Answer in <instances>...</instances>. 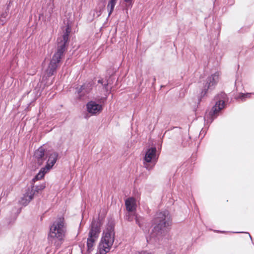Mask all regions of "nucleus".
<instances>
[{"mask_svg": "<svg viewBox=\"0 0 254 254\" xmlns=\"http://www.w3.org/2000/svg\"><path fill=\"white\" fill-rule=\"evenodd\" d=\"M171 224V216L167 210L157 212L152 220L154 228L150 234L149 240L146 238L147 242L152 243L153 241H156L165 236Z\"/></svg>", "mask_w": 254, "mask_h": 254, "instance_id": "1", "label": "nucleus"}, {"mask_svg": "<svg viewBox=\"0 0 254 254\" xmlns=\"http://www.w3.org/2000/svg\"><path fill=\"white\" fill-rule=\"evenodd\" d=\"M71 27L69 25H67L63 35L58 38L57 51L53 56L46 71V74L49 77L53 75L56 72L57 68L60 66L61 59L64 56V53L66 49V44L68 40L69 35Z\"/></svg>", "mask_w": 254, "mask_h": 254, "instance_id": "2", "label": "nucleus"}, {"mask_svg": "<svg viewBox=\"0 0 254 254\" xmlns=\"http://www.w3.org/2000/svg\"><path fill=\"white\" fill-rule=\"evenodd\" d=\"M66 233V226L64 218H60L56 220L50 227L48 240L49 243L54 244L56 248H59Z\"/></svg>", "mask_w": 254, "mask_h": 254, "instance_id": "3", "label": "nucleus"}, {"mask_svg": "<svg viewBox=\"0 0 254 254\" xmlns=\"http://www.w3.org/2000/svg\"><path fill=\"white\" fill-rule=\"evenodd\" d=\"M226 96L225 93H221L215 97V105L210 111L206 113L204 117V120L207 124L212 123L218 116L219 112L224 108Z\"/></svg>", "mask_w": 254, "mask_h": 254, "instance_id": "4", "label": "nucleus"}, {"mask_svg": "<svg viewBox=\"0 0 254 254\" xmlns=\"http://www.w3.org/2000/svg\"><path fill=\"white\" fill-rule=\"evenodd\" d=\"M114 227L112 225H108L103 233V235L99 245L100 254H106L110 251L114 242Z\"/></svg>", "mask_w": 254, "mask_h": 254, "instance_id": "5", "label": "nucleus"}, {"mask_svg": "<svg viewBox=\"0 0 254 254\" xmlns=\"http://www.w3.org/2000/svg\"><path fill=\"white\" fill-rule=\"evenodd\" d=\"M59 156V154L54 151L49 150L46 151V158L47 159V163L44 167L42 168L39 173L33 179V181L41 180L45 175L48 173L56 163Z\"/></svg>", "mask_w": 254, "mask_h": 254, "instance_id": "6", "label": "nucleus"}, {"mask_svg": "<svg viewBox=\"0 0 254 254\" xmlns=\"http://www.w3.org/2000/svg\"><path fill=\"white\" fill-rule=\"evenodd\" d=\"M156 151V147H153L147 149L145 152L143 159V164L148 170H152L156 164L158 160Z\"/></svg>", "mask_w": 254, "mask_h": 254, "instance_id": "7", "label": "nucleus"}, {"mask_svg": "<svg viewBox=\"0 0 254 254\" xmlns=\"http://www.w3.org/2000/svg\"><path fill=\"white\" fill-rule=\"evenodd\" d=\"M219 73L216 72L209 76L204 83L202 90L200 93L201 97L204 96L209 89H212L218 81Z\"/></svg>", "mask_w": 254, "mask_h": 254, "instance_id": "8", "label": "nucleus"}, {"mask_svg": "<svg viewBox=\"0 0 254 254\" xmlns=\"http://www.w3.org/2000/svg\"><path fill=\"white\" fill-rule=\"evenodd\" d=\"M87 112L92 115L99 114L103 110L102 106L95 101H91L86 104Z\"/></svg>", "mask_w": 254, "mask_h": 254, "instance_id": "9", "label": "nucleus"}, {"mask_svg": "<svg viewBox=\"0 0 254 254\" xmlns=\"http://www.w3.org/2000/svg\"><path fill=\"white\" fill-rule=\"evenodd\" d=\"M100 225L96 221H93L89 232L88 237L97 239L100 233Z\"/></svg>", "mask_w": 254, "mask_h": 254, "instance_id": "10", "label": "nucleus"}, {"mask_svg": "<svg viewBox=\"0 0 254 254\" xmlns=\"http://www.w3.org/2000/svg\"><path fill=\"white\" fill-rule=\"evenodd\" d=\"M34 196L33 190H28L19 200V203L22 205H27L29 202L33 199Z\"/></svg>", "mask_w": 254, "mask_h": 254, "instance_id": "11", "label": "nucleus"}, {"mask_svg": "<svg viewBox=\"0 0 254 254\" xmlns=\"http://www.w3.org/2000/svg\"><path fill=\"white\" fill-rule=\"evenodd\" d=\"M34 156L40 165L43 164L46 158V152L45 149L42 147H39L35 151Z\"/></svg>", "mask_w": 254, "mask_h": 254, "instance_id": "12", "label": "nucleus"}, {"mask_svg": "<svg viewBox=\"0 0 254 254\" xmlns=\"http://www.w3.org/2000/svg\"><path fill=\"white\" fill-rule=\"evenodd\" d=\"M126 209L128 212H133L136 210V204L135 199L133 197H129L125 201Z\"/></svg>", "mask_w": 254, "mask_h": 254, "instance_id": "13", "label": "nucleus"}, {"mask_svg": "<svg viewBox=\"0 0 254 254\" xmlns=\"http://www.w3.org/2000/svg\"><path fill=\"white\" fill-rule=\"evenodd\" d=\"M117 1L115 0H110L107 5V9L109 12L108 15L110 16L114 10Z\"/></svg>", "mask_w": 254, "mask_h": 254, "instance_id": "14", "label": "nucleus"}, {"mask_svg": "<svg viewBox=\"0 0 254 254\" xmlns=\"http://www.w3.org/2000/svg\"><path fill=\"white\" fill-rule=\"evenodd\" d=\"M46 187L45 184H42L35 187L33 186L31 189H28V190H33V192H34V195L39 193L40 191L44 190Z\"/></svg>", "mask_w": 254, "mask_h": 254, "instance_id": "15", "label": "nucleus"}, {"mask_svg": "<svg viewBox=\"0 0 254 254\" xmlns=\"http://www.w3.org/2000/svg\"><path fill=\"white\" fill-rule=\"evenodd\" d=\"M97 239L89 238L87 241V246L88 248V251H91L92 250L94 244Z\"/></svg>", "mask_w": 254, "mask_h": 254, "instance_id": "16", "label": "nucleus"}, {"mask_svg": "<svg viewBox=\"0 0 254 254\" xmlns=\"http://www.w3.org/2000/svg\"><path fill=\"white\" fill-rule=\"evenodd\" d=\"M252 95H254V93H241L238 98L241 99L242 101H245L247 98H251Z\"/></svg>", "mask_w": 254, "mask_h": 254, "instance_id": "17", "label": "nucleus"}, {"mask_svg": "<svg viewBox=\"0 0 254 254\" xmlns=\"http://www.w3.org/2000/svg\"><path fill=\"white\" fill-rule=\"evenodd\" d=\"M98 83H100V84H101L103 86V88L107 91H108V84H109V82L108 81V80H104L103 79H99L98 80Z\"/></svg>", "mask_w": 254, "mask_h": 254, "instance_id": "18", "label": "nucleus"}, {"mask_svg": "<svg viewBox=\"0 0 254 254\" xmlns=\"http://www.w3.org/2000/svg\"><path fill=\"white\" fill-rule=\"evenodd\" d=\"M134 254H150L149 253H147V252L143 251L141 252H135Z\"/></svg>", "mask_w": 254, "mask_h": 254, "instance_id": "19", "label": "nucleus"}, {"mask_svg": "<svg viewBox=\"0 0 254 254\" xmlns=\"http://www.w3.org/2000/svg\"><path fill=\"white\" fill-rule=\"evenodd\" d=\"M84 89V86H81L78 91V94H79Z\"/></svg>", "mask_w": 254, "mask_h": 254, "instance_id": "20", "label": "nucleus"}, {"mask_svg": "<svg viewBox=\"0 0 254 254\" xmlns=\"http://www.w3.org/2000/svg\"><path fill=\"white\" fill-rule=\"evenodd\" d=\"M135 221H136V223H137L138 224V225L139 226H140V225L139 223L138 222V220L137 217L136 216H135Z\"/></svg>", "mask_w": 254, "mask_h": 254, "instance_id": "21", "label": "nucleus"}, {"mask_svg": "<svg viewBox=\"0 0 254 254\" xmlns=\"http://www.w3.org/2000/svg\"><path fill=\"white\" fill-rule=\"evenodd\" d=\"M133 217H134L133 216H130V217H128V220L132 221V219H133Z\"/></svg>", "mask_w": 254, "mask_h": 254, "instance_id": "22", "label": "nucleus"}, {"mask_svg": "<svg viewBox=\"0 0 254 254\" xmlns=\"http://www.w3.org/2000/svg\"><path fill=\"white\" fill-rule=\"evenodd\" d=\"M125 2L127 3L131 2L132 0H123Z\"/></svg>", "mask_w": 254, "mask_h": 254, "instance_id": "23", "label": "nucleus"}, {"mask_svg": "<svg viewBox=\"0 0 254 254\" xmlns=\"http://www.w3.org/2000/svg\"><path fill=\"white\" fill-rule=\"evenodd\" d=\"M7 16V13L6 12L5 13H3L2 15H1V16L3 17H6V16Z\"/></svg>", "mask_w": 254, "mask_h": 254, "instance_id": "24", "label": "nucleus"}, {"mask_svg": "<svg viewBox=\"0 0 254 254\" xmlns=\"http://www.w3.org/2000/svg\"><path fill=\"white\" fill-rule=\"evenodd\" d=\"M53 6H54L53 5H52V7H51V10L50 11H49L50 14H51L52 12H53Z\"/></svg>", "mask_w": 254, "mask_h": 254, "instance_id": "25", "label": "nucleus"}, {"mask_svg": "<svg viewBox=\"0 0 254 254\" xmlns=\"http://www.w3.org/2000/svg\"><path fill=\"white\" fill-rule=\"evenodd\" d=\"M249 235V236L250 237V238L252 239V237H251V236L249 234V233H247Z\"/></svg>", "mask_w": 254, "mask_h": 254, "instance_id": "26", "label": "nucleus"}, {"mask_svg": "<svg viewBox=\"0 0 254 254\" xmlns=\"http://www.w3.org/2000/svg\"><path fill=\"white\" fill-rule=\"evenodd\" d=\"M236 233H242L241 232H235Z\"/></svg>", "mask_w": 254, "mask_h": 254, "instance_id": "27", "label": "nucleus"}, {"mask_svg": "<svg viewBox=\"0 0 254 254\" xmlns=\"http://www.w3.org/2000/svg\"><path fill=\"white\" fill-rule=\"evenodd\" d=\"M183 145H184V146H186V145H187V144L184 143Z\"/></svg>", "mask_w": 254, "mask_h": 254, "instance_id": "28", "label": "nucleus"}]
</instances>
